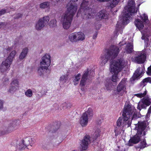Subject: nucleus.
<instances>
[{
  "instance_id": "1",
  "label": "nucleus",
  "mask_w": 151,
  "mask_h": 151,
  "mask_svg": "<svg viewBox=\"0 0 151 151\" xmlns=\"http://www.w3.org/2000/svg\"><path fill=\"white\" fill-rule=\"evenodd\" d=\"M123 117H119L116 122L117 125L119 127H128L131 125L132 120L137 117L135 107L128 104H126L122 114Z\"/></svg>"
},
{
  "instance_id": "2",
  "label": "nucleus",
  "mask_w": 151,
  "mask_h": 151,
  "mask_svg": "<svg viewBox=\"0 0 151 151\" xmlns=\"http://www.w3.org/2000/svg\"><path fill=\"white\" fill-rule=\"evenodd\" d=\"M67 7V10L61 19L63 28L65 29H68L70 26L73 17L77 9V4L75 3H69Z\"/></svg>"
},
{
  "instance_id": "3",
  "label": "nucleus",
  "mask_w": 151,
  "mask_h": 151,
  "mask_svg": "<svg viewBox=\"0 0 151 151\" xmlns=\"http://www.w3.org/2000/svg\"><path fill=\"white\" fill-rule=\"evenodd\" d=\"M146 122H139L136 124L135 129L137 131L136 134L131 138L129 140V145L131 146L133 144L137 143L143 138H145L144 136L146 134L148 130Z\"/></svg>"
},
{
  "instance_id": "4",
  "label": "nucleus",
  "mask_w": 151,
  "mask_h": 151,
  "mask_svg": "<svg viewBox=\"0 0 151 151\" xmlns=\"http://www.w3.org/2000/svg\"><path fill=\"white\" fill-rule=\"evenodd\" d=\"M127 65V63L123 59L114 60L111 62L110 66V71L113 74L111 80L114 82L118 81L117 75L124 66Z\"/></svg>"
},
{
  "instance_id": "5",
  "label": "nucleus",
  "mask_w": 151,
  "mask_h": 151,
  "mask_svg": "<svg viewBox=\"0 0 151 151\" xmlns=\"http://www.w3.org/2000/svg\"><path fill=\"white\" fill-rule=\"evenodd\" d=\"M136 12L134 0H129L127 5L124 8L122 19H121L122 24H126L130 21L131 16L134 14Z\"/></svg>"
},
{
  "instance_id": "6",
  "label": "nucleus",
  "mask_w": 151,
  "mask_h": 151,
  "mask_svg": "<svg viewBox=\"0 0 151 151\" xmlns=\"http://www.w3.org/2000/svg\"><path fill=\"white\" fill-rule=\"evenodd\" d=\"M88 5L87 0H83L80 8L78 10L77 17L81 16L83 18L87 19L92 18L95 15V11L87 7Z\"/></svg>"
},
{
  "instance_id": "7",
  "label": "nucleus",
  "mask_w": 151,
  "mask_h": 151,
  "mask_svg": "<svg viewBox=\"0 0 151 151\" xmlns=\"http://www.w3.org/2000/svg\"><path fill=\"white\" fill-rule=\"evenodd\" d=\"M119 49L116 46H111L110 50L107 52L106 55L101 57V63L102 65H105L109 60L112 59L118 55Z\"/></svg>"
},
{
  "instance_id": "8",
  "label": "nucleus",
  "mask_w": 151,
  "mask_h": 151,
  "mask_svg": "<svg viewBox=\"0 0 151 151\" xmlns=\"http://www.w3.org/2000/svg\"><path fill=\"white\" fill-rule=\"evenodd\" d=\"M93 115V111L91 109L89 108L84 113L80 119V123L83 127L86 126L88 122V117Z\"/></svg>"
},
{
  "instance_id": "9",
  "label": "nucleus",
  "mask_w": 151,
  "mask_h": 151,
  "mask_svg": "<svg viewBox=\"0 0 151 151\" xmlns=\"http://www.w3.org/2000/svg\"><path fill=\"white\" fill-rule=\"evenodd\" d=\"M51 64V57L48 54H45L41 58L40 62V65L43 67L45 69L47 70Z\"/></svg>"
},
{
  "instance_id": "10",
  "label": "nucleus",
  "mask_w": 151,
  "mask_h": 151,
  "mask_svg": "<svg viewBox=\"0 0 151 151\" xmlns=\"http://www.w3.org/2000/svg\"><path fill=\"white\" fill-rule=\"evenodd\" d=\"M151 104V99L149 97H145L141 99L138 104L137 108L139 110L142 109H146L147 106Z\"/></svg>"
},
{
  "instance_id": "11",
  "label": "nucleus",
  "mask_w": 151,
  "mask_h": 151,
  "mask_svg": "<svg viewBox=\"0 0 151 151\" xmlns=\"http://www.w3.org/2000/svg\"><path fill=\"white\" fill-rule=\"evenodd\" d=\"M126 83L125 80H122L119 84L117 87V91L115 93L116 94L122 96L126 89Z\"/></svg>"
},
{
  "instance_id": "12",
  "label": "nucleus",
  "mask_w": 151,
  "mask_h": 151,
  "mask_svg": "<svg viewBox=\"0 0 151 151\" xmlns=\"http://www.w3.org/2000/svg\"><path fill=\"white\" fill-rule=\"evenodd\" d=\"M145 55L143 52H138L137 53V56L134 57V61L138 63H143L145 60Z\"/></svg>"
},
{
  "instance_id": "13",
  "label": "nucleus",
  "mask_w": 151,
  "mask_h": 151,
  "mask_svg": "<svg viewBox=\"0 0 151 151\" xmlns=\"http://www.w3.org/2000/svg\"><path fill=\"white\" fill-rule=\"evenodd\" d=\"M11 86L9 90V92L11 93H13L19 88V82L17 79L13 80L11 83Z\"/></svg>"
},
{
  "instance_id": "14",
  "label": "nucleus",
  "mask_w": 151,
  "mask_h": 151,
  "mask_svg": "<svg viewBox=\"0 0 151 151\" xmlns=\"http://www.w3.org/2000/svg\"><path fill=\"white\" fill-rule=\"evenodd\" d=\"M90 137L89 135H86L85 136L81 144V148L83 150H86L88 147V145L90 143Z\"/></svg>"
},
{
  "instance_id": "15",
  "label": "nucleus",
  "mask_w": 151,
  "mask_h": 151,
  "mask_svg": "<svg viewBox=\"0 0 151 151\" xmlns=\"http://www.w3.org/2000/svg\"><path fill=\"white\" fill-rule=\"evenodd\" d=\"M12 63L7 60L3 61L0 66V69L2 72H6L9 70Z\"/></svg>"
},
{
  "instance_id": "16",
  "label": "nucleus",
  "mask_w": 151,
  "mask_h": 151,
  "mask_svg": "<svg viewBox=\"0 0 151 151\" xmlns=\"http://www.w3.org/2000/svg\"><path fill=\"white\" fill-rule=\"evenodd\" d=\"M90 75L89 73L88 69H87L84 72L81 78V80L80 83V85L83 86L88 83L87 81L88 78Z\"/></svg>"
},
{
  "instance_id": "17",
  "label": "nucleus",
  "mask_w": 151,
  "mask_h": 151,
  "mask_svg": "<svg viewBox=\"0 0 151 151\" xmlns=\"http://www.w3.org/2000/svg\"><path fill=\"white\" fill-rule=\"evenodd\" d=\"M19 125V123L18 121L17 120L13 121L9 124L8 129L10 131H12L17 129Z\"/></svg>"
},
{
  "instance_id": "18",
  "label": "nucleus",
  "mask_w": 151,
  "mask_h": 151,
  "mask_svg": "<svg viewBox=\"0 0 151 151\" xmlns=\"http://www.w3.org/2000/svg\"><path fill=\"white\" fill-rule=\"evenodd\" d=\"M134 24L137 28L140 31H142L144 27V25L143 22L139 19H136L134 22Z\"/></svg>"
},
{
  "instance_id": "19",
  "label": "nucleus",
  "mask_w": 151,
  "mask_h": 151,
  "mask_svg": "<svg viewBox=\"0 0 151 151\" xmlns=\"http://www.w3.org/2000/svg\"><path fill=\"white\" fill-rule=\"evenodd\" d=\"M97 17L100 19H106L108 17V14L104 11H100L97 14Z\"/></svg>"
},
{
  "instance_id": "20",
  "label": "nucleus",
  "mask_w": 151,
  "mask_h": 151,
  "mask_svg": "<svg viewBox=\"0 0 151 151\" xmlns=\"http://www.w3.org/2000/svg\"><path fill=\"white\" fill-rule=\"evenodd\" d=\"M28 51L29 49L28 47H25L23 48L19 55V59L22 60L24 59L27 56Z\"/></svg>"
},
{
  "instance_id": "21",
  "label": "nucleus",
  "mask_w": 151,
  "mask_h": 151,
  "mask_svg": "<svg viewBox=\"0 0 151 151\" xmlns=\"http://www.w3.org/2000/svg\"><path fill=\"white\" fill-rule=\"evenodd\" d=\"M45 26V25L42 22V19L39 20L36 22L35 28L36 30H40L42 29Z\"/></svg>"
},
{
  "instance_id": "22",
  "label": "nucleus",
  "mask_w": 151,
  "mask_h": 151,
  "mask_svg": "<svg viewBox=\"0 0 151 151\" xmlns=\"http://www.w3.org/2000/svg\"><path fill=\"white\" fill-rule=\"evenodd\" d=\"M143 70L142 69L140 68H137L135 73H134L133 78L134 80L138 78L141 76L142 73H143Z\"/></svg>"
},
{
  "instance_id": "23",
  "label": "nucleus",
  "mask_w": 151,
  "mask_h": 151,
  "mask_svg": "<svg viewBox=\"0 0 151 151\" xmlns=\"http://www.w3.org/2000/svg\"><path fill=\"white\" fill-rule=\"evenodd\" d=\"M27 146L24 142L23 140H21L19 141L18 145H17V148L20 151H22L24 150Z\"/></svg>"
},
{
  "instance_id": "24",
  "label": "nucleus",
  "mask_w": 151,
  "mask_h": 151,
  "mask_svg": "<svg viewBox=\"0 0 151 151\" xmlns=\"http://www.w3.org/2000/svg\"><path fill=\"white\" fill-rule=\"evenodd\" d=\"M24 142L26 146L30 145L32 146V145L35 142V140L34 138L29 137L25 138L24 140Z\"/></svg>"
},
{
  "instance_id": "25",
  "label": "nucleus",
  "mask_w": 151,
  "mask_h": 151,
  "mask_svg": "<svg viewBox=\"0 0 151 151\" xmlns=\"http://www.w3.org/2000/svg\"><path fill=\"white\" fill-rule=\"evenodd\" d=\"M68 80V75L64 74L62 75L59 80V84L60 85H63Z\"/></svg>"
},
{
  "instance_id": "26",
  "label": "nucleus",
  "mask_w": 151,
  "mask_h": 151,
  "mask_svg": "<svg viewBox=\"0 0 151 151\" xmlns=\"http://www.w3.org/2000/svg\"><path fill=\"white\" fill-rule=\"evenodd\" d=\"M120 0H110L107 3L108 6L111 8L115 7L119 3Z\"/></svg>"
},
{
  "instance_id": "27",
  "label": "nucleus",
  "mask_w": 151,
  "mask_h": 151,
  "mask_svg": "<svg viewBox=\"0 0 151 151\" xmlns=\"http://www.w3.org/2000/svg\"><path fill=\"white\" fill-rule=\"evenodd\" d=\"M69 40L72 42H78L76 32L70 34L68 36Z\"/></svg>"
},
{
  "instance_id": "28",
  "label": "nucleus",
  "mask_w": 151,
  "mask_h": 151,
  "mask_svg": "<svg viewBox=\"0 0 151 151\" xmlns=\"http://www.w3.org/2000/svg\"><path fill=\"white\" fill-rule=\"evenodd\" d=\"M77 36L78 42L80 41H82L84 40L85 36L84 34L81 32H76Z\"/></svg>"
},
{
  "instance_id": "29",
  "label": "nucleus",
  "mask_w": 151,
  "mask_h": 151,
  "mask_svg": "<svg viewBox=\"0 0 151 151\" xmlns=\"http://www.w3.org/2000/svg\"><path fill=\"white\" fill-rule=\"evenodd\" d=\"M17 53V52L16 50H14L11 52L9 54V55L8 56L6 60L10 62L11 63H12L13 59L14 58L15 55Z\"/></svg>"
},
{
  "instance_id": "30",
  "label": "nucleus",
  "mask_w": 151,
  "mask_h": 151,
  "mask_svg": "<svg viewBox=\"0 0 151 151\" xmlns=\"http://www.w3.org/2000/svg\"><path fill=\"white\" fill-rule=\"evenodd\" d=\"M50 4V2L48 1H45L40 4V7L42 9L49 8Z\"/></svg>"
},
{
  "instance_id": "31",
  "label": "nucleus",
  "mask_w": 151,
  "mask_h": 151,
  "mask_svg": "<svg viewBox=\"0 0 151 151\" xmlns=\"http://www.w3.org/2000/svg\"><path fill=\"white\" fill-rule=\"evenodd\" d=\"M81 77V74L80 73H78L75 75L73 81L74 84L75 85H77L78 84L79 81Z\"/></svg>"
},
{
  "instance_id": "32",
  "label": "nucleus",
  "mask_w": 151,
  "mask_h": 151,
  "mask_svg": "<svg viewBox=\"0 0 151 151\" xmlns=\"http://www.w3.org/2000/svg\"><path fill=\"white\" fill-rule=\"evenodd\" d=\"M44 70H45L43 67L40 65L37 68V73L38 74L41 76H42L44 74Z\"/></svg>"
},
{
  "instance_id": "33",
  "label": "nucleus",
  "mask_w": 151,
  "mask_h": 151,
  "mask_svg": "<svg viewBox=\"0 0 151 151\" xmlns=\"http://www.w3.org/2000/svg\"><path fill=\"white\" fill-rule=\"evenodd\" d=\"M133 46L132 44H128L125 48V50L127 52L131 53L132 51Z\"/></svg>"
},
{
  "instance_id": "34",
  "label": "nucleus",
  "mask_w": 151,
  "mask_h": 151,
  "mask_svg": "<svg viewBox=\"0 0 151 151\" xmlns=\"http://www.w3.org/2000/svg\"><path fill=\"white\" fill-rule=\"evenodd\" d=\"M104 88L107 91L110 90L112 88L111 83L108 81H107L105 83Z\"/></svg>"
},
{
  "instance_id": "35",
  "label": "nucleus",
  "mask_w": 151,
  "mask_h": 151,
  "mask_svg": "<svg viewBox=\"0 0 151 151\" xmlns=\"http://www.w3.org/2000/svg\"><path fill=\"white\" fill-rule=\"evenodd\" d=\"M24 94L27 97H31L33 95L32 91L31 89H29L25 92Z\"/></svg>"
},
{
  "instance_id": "36",
  "label": "nucleus",
  "mask_w": 151,
  "mask_h": 151,
  "mask_svg": "<svg viewBox=\"0 0 151 151\" xmlns=\"http://www.w3.org/2000/svg\"><path fill=\"white\" fill-rule=\"evenodd\" d=\"M141 19L146 23H148L149 20L148 19L147 16L145 14H143L142 15L140 16Z\"/></svg>"
},
{
  "instance_id": "37",
  "label": "nucleus",
  "mask_w": 151,
  "mask_h": 151,
  "mask_svg": "<svg viewBox=\"0 0 151 151\" xmlns=\"http://www.w3.org/2000/svg\"><path fill=\"white\" fill-rule=\"evenodd\" d=\"M49 19L50 18L48 16H45L43 18L40 19H42V22L45 25L48 23Z\"/></svg>"
},
{
  "instance_id": "38",
  "label": "nucleus",
  "mask_w": 151,
  "mask_h": 151,
  "mask_svg": "<svg viewBox=\"0 0 151 151\" xmlns=\"http://www.w3.org/2000/svg\"><path fill=\"white\" fill-rule=\"evenodd\" d=\"M147 146L145 140L144 139L143 141H141L139 145V147L141 149L143 148L146 147Z\"/></svg>"
},
{
  "instance_id": "39",
  "label": "nucleus",
  "mask_w": 151,
  "mask_h": 151,
  "mask_svg": "<svg viewBox=\"0 0 151 151\" xmlns=\"http://www.w3.org/2000/svg\"><path fill=\"white\" fill-rule=\"evenodd\" d=\"M49 25L52 27H55L56 25V21L55 19L51 20L49 23Z\"/></svg>"
},
{
  "instance_id": "40",
  "label": "nucleus",
  "mask_w": 151,
  "mask_h": 151,
  "mask_svg": "<svg viewBox=\"0 0 151 151\" xmlns=\"http://www.w3.org/2000/svg\"><path fill=\"white\" fill-rule=\"evenodd\" d=\"M147 91L145 90L143 93H140L135 94L134 95L139 98H142L144 97L146 94Z\"/></svg>"
},
{
  "instance_id": "41",
  "label": "nucleus",
  "mask_w": 151,
  "mask_h": 151,
  "mask_svg": "<svg viewBox=\"0 0 151 151\" xmlns=\"http://www.w3.org/2000/svg\"><path fill=\"white\" fill-rule=\"evenodd\" d=\"M100 132V131L99 129H98L95 131L94 134V136H95V139L99 136Z\"/></svg>"
},
{
  "instance_id": "42",
  "label": "nucleus",
  "mask_w": 151,
  "mask_h": 151,
  "mask_svg": "<svg viewBox=\"0 0 151 151\" xmlns=\"http://www.w3.org/2000/svg\"><path fill=\"white\" fill-rule=\"evenodd\" d=\"M143 83L145 82H149L150 83H151V78L148 77L143 79L142 81Z\"/></svg>"
},
{
  "instance_id": "43",
  "label": "nucleus",
  "mask_w": 151,
  "mask_h": 151,
  "mask_svg": "<svg viewBox=\"0 0 151 151\" xmlns=\"http://www.w3.org/2000/svg\"><path fill=\"white\" fill-rule=\"evenodd\" d=\"M141 32L142 35L141 38L142 40H144L145 39V37H146V33L147 32L146 31H141Z\"/></svg>"
},
{
  "instance_id": "44",
  "label": "nucleus",
  "mask_w": 151,
  "mask_h": 151,
  "mask_svg": "<svg viewBox=\"0 0 151 151\" xmlns=\"http://www.w3.org/2000/svg\"><path fill=\"white\" fill-rule=\"evenodd\" d=\"M147 73L149 76H151V65L148 67Z\"/></svg>"
},
{
  "instance_id": "45",
  "label": "nucleus",
  "mask_w": 151,
  "mask_h": 151,
  "mask_svg": "<svg viewBox=\"0 0 151 151\" xmlns=\"http://www.w3.org/2000/svg\"><path fill=\"white\" fill-rule=\"evenodd\" d=\"M4 104V101L2 100H0V110L3 109Z\"/></svg>"
},
{
  "instance_id": "46",
  "label": "nucleus",
  "mask_w": 151,
  "mask_h": 151,
  "mask_svg": "<svg viewBox=\"0 0 151 151\" xmlns=\"http://www.w3.org/2000/svg\"><path fill=\"white\" fill-rule=\"evenodd\" d=\"M6 12V10L4 9H2L0 11V16L4 14Z\"/></svg>"
},
{
  "instance_id": "47",
  "label": "nucleus",
  "mask_w": 151,
  "mask_h": 151,
  "mask_svg": "<svg viewBox=\"0 0 151 151\" xmlns=\"http://www.w3.org/2000/svg\"><path fill=\"white\" fill-rule=\"evenodd\" d=\"M12 48L11 47L8 46L6 47L5 49V50L7 51H10L11 50H12Z\"/></svg>"
},
{
  "instance_id": "48",
  "label": "nucleus",
  "mask_w": 151,
  "mask_h": 151,
  "mask_svg": "<svg viewBox=\"0 0 151 151\" xmlns=\"http://www.w3.org/2000/svg\"><path fill=\"white\" fill-rule=\"evenodd\" d=\"M117 128L116 127L114 129V132L115 133V136H117L119 134V133L117 132Z\"/></svg>"
},
{
  "instance_id": "49",
  "label": "nucleus",
  "mask_w": 151,
  "mask_h": 151,
  "mask_svg": "<svg viewBox=\"0 0 151 151\" xmlns=\"http://www.w3.org/2000/svg\"><path fill=\"white\" fill-rule=\"evenodd\" d=\"M151 112V106L149 108L148 110V112H147V114H150Z\"/></svg>"
},
{
  "instance_id": "50",
  "label": "nucleus",
  "mask_w": 151,
  "mask_h": 151,
  "mask_svg": "<svg viewBox=\"0 0 151 151\" xmlns=\"http://www.w3.org/2000/svg\"><path fill=\"white\" fill-rule=\"evenodd\" d=\"M4 25V24L3 23L0 22V28L3 27Z\"/></svg>"
},
{
  "instance_id": "51",
  "label": "nucleus",
  "mask_w": 151,
  "mask_h": 151,
  "mask_svg": "<svg viewBox=\"0 0 151 151\" xmlns=\"http://www.w3.org/2000/svg\"><path fill=\"white\" fill-rule=\"evenodd\" d=\"M119 22H118L117 24L116 25V27L118 28V29L120 28L121 27V26L119 25Z\"/></svg>"
},
{
  "instance_id": "52",
  "label": "nucleus",
  "mask_w": 151,
  "mask_h": 151,
  "mask_svg": "<svg viewBox=\"0 0 151 151\" xmlns=\"http://www.w3.org/2000/svg\"><path fill=\"white\" fill-rule=\"evenodd\" d=\"M97 33H96L93 37V39H95L97 37Z\"/></svg>"
},
{
  "instance_id": "53",
  "label": "nucleus",
  "mask_w": 151,
  "mask_h": 151,
  "mask_svg": "<svg viewBox=\"0 0 151 151\" xmlns=\"http://www.w3.org/2000/svg\"><path fill=\"white\" fill-rule=\"evenodd\" d=\"M67 104L65 103H64L62 104V107L66 106Z\"/></svg>"
},
{
  "instance_id": "54",
  "label": "nucleus",
  "mask_w": 151,
  "mask_h": 151,
  "mask_svg": "<svg viewBox=\"0 0 151 151\" xmlns=\"http://www.w3.org/2000/svg\"><path fill=\"white\" fill-rule=\"evenodd\" d=\"M72 1H78V0H72Z\"/></svg>"
},
{
  "instance_id": "55",
  "label": "nucleus",
  "mask_w": 151,
  "mask_h": 151,
  "mask_svg": "<svg viewBox=\"0 0 151 151\" xmlns=\"http://www.w3.org/2000/svg\"><path fill=\"white\" fill-rule=\"evenodd\" d=\"M122 42H120V43H119V44H120V45H122Z\"/></svg>"
},
{
  "instance_id": "56",
  "label": "nucleus",
  "mask_w": 151,
  "mask_h": 151,
  "mask_svg": "<svg viewBox=\"0 0 151 151\" xmlns=\"http://www.w3.org/2000/svg\"><path fill=\"white\" fill-rule=\"evenodd\" d=\"M3 0H0V2H2L3 1Z\"/></svg>"
}]
</instances>
